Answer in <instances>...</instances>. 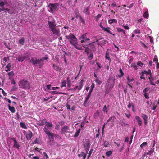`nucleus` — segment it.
Here are the masks:
<instances>
[{
  "label": "nucleus",
  "instance_id": "obj_1",
  "mask_svg": "<svg viewBox=\"0 0 159 159\" xmlns=\"http://www.w3.org/2000/svg\"><path fill=\"white\" fill-rule=\"evenodd\" d=\"M30 62L34 65H38L39 68H42L43 67L44 64L43 62L42 61L41 59H38L35 57H32L31 60Z\"/></svg>",
  "mask_w": 159,
  "mask_h": 159
},
{
  "label": "nucleus",
  "instance_id": "obj_2",
  "mask_svg": "<svg viewBox=\"0 0 159 159\" xmlns=\"http://www.w3.org/2000/svg\"><path fill=\"white\" fill-rule=\"evenodd\" d=\"M66 38L69 41L71 44L74 47L77 44V39L72 34H70L69 35L67 36Z\"/></svg>",
  "mask_w": 159,
  "mask_h": 159
},
{
  "label": "nucleus",
  "instance_id": "obj_3",
  "mask_svg": "<svg viewBox=\"0 0 159 159\" xmlns=\"http://www.w3.org/2000/svg\"><path fill=\"white\" fill-rule=\"evenodd\" d=\"M20 87L25 89H28L30 88V84L26 80H21L19 82Z\"/></svg>",
  "mask_w": 159,
  "mask_h": 159
},
{
  "label": "nucleus",
  "instance_id": "obj_4",
  "mask_svg": "<svg viewBox=\"0 0 159 159\" xmlns=\"http://www.w3.org/2000/svg\"><path fill=\"white\" fill-rule=\"evenodd\" d=\"M53 125L52 122H46L45 124V125L43 128V130L45 133L50 132V130H51L52 128Z\"/></svg>",
  "mask_w": 159,
  "mask_h": 159
},
{
  "label": "nucleus",
  "instance_id": "obj_5",
  "mask_svg": "<svg viewBox=\"0 0 159 159\" xmlns=\"http://www.w3.org/2000/svg\"><path fill=\"white\" fill-rule=\"evenodd\" d=\"M114 83V81H112L111 82L108 81L106 85V93H109L111 89L113 87Z\"/></svg>",
  "mask_w": 159,
  "mask_h": 159
},
{
  "label": "nucleus",
  "instance_id": "obj_6",
  "mask_svg": "<svg viewBox=\"0 0 159 159\" xmlns=\"http://www.w3.org/2000/svg\"><path fill=\"white\" fill-rule=\"evenodd\" d=\"M45 133L47 134L46 137L49 139L48 142L50 143L53 142L54 140V134L50 132H47Z\"/></svg>",
  "mask_w": 159,
  "mask_h": 159
},
{
  "label": "nucleus",
  "instance_id": "obj_7",
  "mask_svg": "<svg viewBox=\"0 0 159 159\" xmlns=\"http://www.w3.org/2000/svg\"><path fill=\"white\" fill-rule=\"evenodd\" d=\"M29 54L26 53L23 54V55L22 54H20L17 57H16V59L17 60L19 61L22 62L26 58H28L29 57Z\"/></svg>",
  "mask_w": 159,
  "mask_h": 159
},
{
  "label": "nucleus",
  "instance_id": "obj_8",
  "mask_svg": "<svg viewBox=\"0 0 159 159\" xmlns=\"http://www.w3.org/2000/svg\"><path fill=\"white\" fill-rule=\"evenodd\" d=\"M141 73L144 74L145 78L148 79L149 80H152V77L150 70H148V71H142Z\"/></svg>",
  "mask_w": 159,
  "mask_h": 159
},
{
  "label": "nucleus",
  "instance_id": "obj_9",
  "mask_svg": "<svg viewBox=\"0 0 159 159\" xmlns=\"http://www.w3.org/2000/svg\"><path fill=\"white\" fill-rule=\"evenodd\" d=\"M90 145V142L89 140L85 139L84 142V147L85 149L86 152H87L89 151Z\"/></svg>",
  "mask_w": 159,
  "mask_h": 159
},
{
  "label": "nucleus",
  "instance_id": "obj_10",
  "mask_svg": "<svg viewBox=\"0 0 159 159\" xmlns=\"http://www.w3.org/2000/svg\"><path fill=\"white\" fill-rule=\"evenodd\" d=\"M70 85V80H63L61 86V87H69Z\"/></svg>",
  "mask_w": 159,
  "mask_h": 159
},
{
  "label": "nucleus",
  "instance_id": "obj_11",
  "mask_svg": "<svg viewBox=\"0 0 159 159\" xmlns=\"http://www.w3.org/2000/svg\"><path fill=\"white\" fill-rule=\"evenodd\" d=\"M87 34L85 33L83 35H82L81 37L79 38L80 40H81V43H83V42H85L86 41L89 40L90 39L89 38H88L86 37Z\"/></svg>",
  "mask_w": 159,
  "mask_h": 159
},
{
  "label": "nucleus",
  "instance_id": "obj_12",
  "mask_svg": "<svg viewBox=\"0 0 159 159\" xmlns=\"http://www.w3.org/2000/svg\"><path fill=\"white\" fill-rule=\"evenodd\" d=\"M150 83L151 85L159 88V80H150Z\"/></svg>",
  "mask_w": 159,
  "mask_h": 159
},
{
  "label": "nucleus",
  "instance_id": "obj_13",
  "mask_svg": "<svg viewBox=\"0 0 159 159\" xmlns=\"http://www.w3.org/2000/svg\"><path fill=\"white\" fill-rule=\"evenodd\" d=\"M48 24L49 25V27L51 29V30L56 27V24L54 21L52 22L49 21L48 22Z\"/></svg>",
  "mask_w": 159,
  "mask_h": 159
},
{
  "label": "nucleus",
  "instance_id": "obj_14",
  "mask_svg": "<svg viewBox=\"0 0 159 159\" xmlns=\"http://www.w3.org/2000/svg\"><path fill=\"white\" fill-rule=\"evenodd\" d=\"M52 33L55 35L58 36L60 33L59 29H57L56 27L51 30Z\"/></svg>",
  "mask_w": 159,
  "mask_h": 159
},
{
  "label": "nucleus",
  "instance_id": "obj_15",
  "mask_svg": "<svg viewBox=\"0 0 159 159\" xmlns=\"http://www.w3.org/2000/svg\"><path fill=\"white\" fill-rule=\"evenodd\" d=\"M69 130H70L69 127L67 126H65L61 129V134H64L68 132Z\"/></svg>",
  "mask_w": 159,
  "mask_h": 159
},
{
  "label": "nucleus",
  "instance_id": "obj_16",
  "mask_svg": "<svg viewBox=\"0 0 159 159\" xmlns=\"http://www.w3.org/2000/svg\"><path fill=\"white\" fill-rule=\"evenodd\" d=\"M135 118L138 123V125L139 126H141L142 124V122L140 117L138 116H135Z\"/></svg>",
  "mask_w": 159,
  "mask_h": 159
},
{
  "label": "nucleus",
  "instance_id": "obj_17",
  "mask_svg": "<svg viewBox=\"0 0 159 159\" xmlns=\"http://www.w3.org/2000/svg\"><path fill=\"white\" fill-rule=\"evenodd\" d=\"M141 116L143 119L144 121V124L146 125L148 122V116L145 114L142 113Z\"/></svg>",
  "mask_w": 159,
  "mask_h": 159
},
{
  "label": "nucleus",
  "instance_id": "obj_18",
  "mask_svg": "<svg viewBox=\"0 0 159 159\" xmlns=\"http://www.w3.org/2000/svg\"><path fill=\"white\" fill-rule=\"evenodd\" d=\"M91 93L89 92L87 96L86 97L85 101L84 103V105L86 107L88 106L87 101L91 96Z\"/></svg>",
  "mask_w": 159,
  "mask_h": 159
},
{
  "label": "nucleus",
  "instance_id": "obj_19",
  "mask_svg": "<svg viewBox=\"0 0 159 159\" xmlns=\"http://www.w3.org/2000/svg\"><path fill=\"white\" fill-rule=\"evenodd\" d=\"M32 136V133L30 131H29L26 134V136L28 140H30L31 139Z\"/></svg>",
  "mask_w": 159,
  "mask_h": 159
},
{
  "label": "nucleus",
  "instance_id": "obj_20",
  "mask_svg": "<svg viewBox=\"0 0 159 159\" xmlns=\"http://www.w3.org/2000/svg\"><path fill=\"white\" fill-rule=\"evenodd\" d=\"M116 29H117V31L119 32H122L123 33L124 36H126V34L125 33V30L121 29V28L119 27H117Z\"/></svg>",
  "mask_w": 159,
  "mask_h": 159
},
{
  "label": "nucleus",
  "instance_id": "obj_21",
  "mask_svg": "<svg viewBox=\"0 0 159 159\" xmlns=\"http://www.w3.org/2000/svg\"><path fill=\"white\" fill-rule=\"evenodd\" d=\"M83 80H81V81L80 82V84L79 86H76L75 87V90L78 89L79 90H80L83 87L82 83H83Z\"/></svg>",
  "mask_w": 159,
  "mask_h": 159
},
{
  "label": "nucleus",
  "instance_id": "obj_22",
  "mask_svg": "<svg viewBox=\"0 0 159 159\" xmlns=\"http://www.w3.org/2000/svg\"><path fill=\"white\" fill-rule=\"evenodd\" d=\"M155 145V143H154L153 147L151 149V150L147 152V154L149 155H151V154H152L153 152H154V147Z\"/></svg>",
  "mask_w": 159,
  "mask_h": 159
},
{
  "label": "nucleus",
  "instance_id": "obj_23",
  "mask_svg": "<svg viewBox=\"0 0 159 159\" xmlns=\"http://www.w3.org/2000/svg\"><path fill=\"white\" fill-rule=\"evenodd\" d=\"M11 66V65L10 63H9L6 66V69L5 70L6 71L8 72L10 71Z\"/></svg>",
  "mask_w": 159,
  "mask_h": 159
},
{
  "label": "nucleus",
  "instance_id": "obj_24",
  "mask_svg": "<svg viewBox=\"0 0 159 159\" xmlns=\"http://www.w3.org/2000/svg\"><path fill=\"white\" fill-rule=\"evenodd\" d=\"M46 120H45L43 119L41 120V122H39L38 124L39 126H42L44 125L45 124H46Z\"/></svg>",
  "mask_w": 159,
  "mask_h": 159
},
{
  "label": "nucleus",
  "instance_id": "obj_25",
  "mask_svg": "<svg viewBox=\"0 0 159 159\" xmlns=\"http://www.w3.org/2000/svg\"><path fill=\"white\" fill-rule=\"evenodd\" d=\"M8 107L9 109L11 112L12 113H15V110L14 107L10 106V105H8Z\"/></svg>",
  "mask_w": 159,
  "mask_h": 159
},
{
  "label": "nucleus",
  "instance_id": "obj_26",
  "mask_svg": "<svg viewBox=\"0 0 159 159\" xmlns=\"http://www.w3.org/2000/svg\"><path fill=\"white\" fill-rule=\"evenodd\" d=\"M131 67L134 68L135 70H137L138 69L137 64L136 65L135 63H132L131 65Z\"/></svg>",
  "mask_w": 159,
  "mask_h": 159
},
{
  "label": "nucleus",
  "instance_id": "obj_27",
  "mask_svg": "<svg viewBox=\"0 0 159 159\" xmlns=\"http://www.w3.org/2000/svg\"><path fill=\"white\" fill-rule=\"evenodd\" d=\"M14 147H16L17 149H19L20 147V145L19 143L16 140H15V142L14 145L13 146Z\"/></svg>",
  "mask_w": 159,
  "mask_h": 159
},
{
  "label": "nucleus",
  "instance_id": "obj_28",
  "mask_svg": "<svg viewBox=\"0 0 159 159\" xmlns=\"http://www.w3.org/2000/svg\"><path fill=\"white\" fill-rule=\"evenodd\" d=\"M53 67L54 68V69L56 70L57 71H60L61 70V68L59 67H58V66L56 65L53 64Z\"/></svg>",
  "mask_w": 159,
  "mask_h": 159
},
{
  "label": "nucleus",
  "instance_id": "obj_29",
  "mask_svg": "<svg viewBox=\"0 0 159 159\" xmlns=\"http://www.w3.org/2000/svg\"><path fill=\"white\" fill-rule=\"evenodd\" d=\"M108 22L110 24H111L113 22L116 23H117V20L115 19H110L108 20Z\"/></svg>",
  "mask_w": 159,
  "mask_h": 159
},
{
  "label": "nucleus",
  "instance_id": "obj_30",
  "mask_svg": "<svg viewBox=\"0 0 159 159\" xmlns=\"http://www.w3.org/2000/svg\"><path fill=\"white\" fill-rule=\"evenodd\" d=\"M25 42V38L24 37H22L19 40V43L21 45H23Z\"/></svg>",
  "mask_w": 159,
  "mask_h": 159
},
{
  "label": "nucleus",
  "instance_id": "obj_31",
  "mask_svg": "<svg viewBox=\"0 0 159 159\" xmlns=\"http://www.w3.org/2000/svg\"><path fill=\"white\" fill-rule=\"evenodd\" d=\"M103 145L105 147H108L109 145V142L107 141H104L103 144Z\"/></svg>",
  "mask_w": 159,
  "mask_h": 159
},
{
  "label": "nucleus",
  "instance_id": "obj_32",
  "mask_svg": "<svg viewBox=\"0 0 159 159\" xmlns=\"http://www.w3.org/2000/svg\"><path fill=\"white\" fill-rule=\"evenodd\" d=\"M100 112L97 111L94 114V117L95 119L98 118V117L99 116Z\"/></svg>",
  "mask_w": 159,
  "mask_h": 159
},
{
  "label": "nucleus",
  "instance_id": "obj_33",
  "mask_svg": "<svg viewBox=\"0 0 159 159\" xmlns=\"http://www.w3.org/2000/svg\"><path fill=\"white\" fill-rule=\"evenodd\" d=\"M80 129H79L76 132V133H75V135H74V137H78L79 135V134L80 132Z\"/></svg>",
  "mask_w": 159,
  "mask_h": 159
},
{
  "label": "nucleus",
  "instance_id": "obj_34",
  "mask_svg": "<svg viewBox=\"0 0 159 159\" xmlns=\"http://www.w3.org/2000/svg\"><path fill=\"white\" fill-rule=\"evenodd\" d=\"M109 28H105L104 27L103 29H102L104 30L105 31H106L108 33H109L110 34H111V32L109 30Z\"/></svg>",
  "mask_w": 159,
  "mask_h": 159
},
{
  "label": "nucleus",
  "instance_id": "obj_35",
  "mask_svg": "<svg viewBox=\"0 0 159 159\" xmlns=\"http://www.w3.org/2000/svg\"><path fill=\"white\" fill-rule=\"evenodd\" d=\"M99 40V39H98L97 40V41H96L97 42H98V45H100L102 44H106V40H102V41L98 42Z\"/></svg>",
  "mask_w": 159,
  "mask_h": 159
},
{
  "label": "nucleus",
  "instance_id": "obj_36",
  "mask_svg": "<svg viewBox=\"0 0 159 159\" xmlns=\"http://www.w3.org/2000/svg\"><path fill=\"white\" fill-rule=\"evenodd\" d=\"M143 16L145 18H148L149 16V14L147 11H146L143 15Z\"/></svg>",
  "mask_w": 159,
  "mask_h": 159
},
{
  "label": "nucleus",
  "instance_id": "obj_37",
  "mask_svg": "<svg viewBox=\"0 0 159 159\" xmlns=\"http://www.w3.org/2000/svg\"><path fill=\"white\" fill-rule=\"evenodd\" d=\"M147 142H143L140 146V147L142 148L143 149V148L146 146L147 145Z\"/></svg>",
  "mask_w": 159,
  "mask_h": 159
},
{
  "label": "nucleus",
  "instance_id": "obj_38",
  "mask_svg": "<svg viewBox=\"0 0 159 159\" xmlns=\"http://www.w3.org/2000/svg\"><path fill=\"white\" fill-rule=\"evenodd\" d=\"M119 71H120V74L118 75V77H121L123 75L124 73L123 72V71H122V69L121 68L120 69Z\"/></svg>",
  "mask_w": 159,
  "mask_h": 159
},
{
  "label": "nucleus",
  "instance_id": "obj_39",
  "mask_svg": "<svg viewBox=\"0 0 159 159\" xmlns=\"http://www.w3.org/2000/svg\"><path fill=\"white\" fill-rule=\"evenodd\" d=\"M105 58L106 59L111 60L109 53L107 51L106 53Z\"/></svg>",
  "mask_w": 159,
  "mask_h": 159
},
{
  "label": "nucleus",
  "instance_id": "obj_40",
  "mask_svg": "<svg viewBox=\"0 0 159 159\" xmlns=\"http://www.w3.org/2000/svg\"><path fill=\"white\" fill-rule=\"evenodd\" d=\"M112 152L111 151H109L107 152L106 153V155L107 156H109L112 154Z\"/></svg>",
  "mask_w": 159,
  "mask_h": 159
},
{
  "label": "nucleus",
  "instance_id": "obj_41",
  "mask_svg": "<svg viewBox=\"0 0 159 159\" xmlns=\"http://www.w3.org/2000/svg\"><path fill=\"white\" fill-rule=\"evenodd\" d=\"M93 58V54L92 53H91L89 54L88 56V59L90 60L92 59Z\"/></svg>",
  "mask_w": 159,
  "mask_h": 159
},
{
  "label": "nucleus",
  "instance_id": "obj_42",
  "mask_svg": "<svg viewBox=\"0 0 159 159\" xmlns=\"http://www.w3.org/2000/svg\"><path fill=\"white\" fill-rule=\"evenodd\" d=\"M5 10L7 11L10 14H12L14 13L13 11H12L11 10L9 9L8 8H6Z\"/></svg>",
  "mask_w": 159,
  "mask_h": 159
},
{
  "label": "nucleus",
  "instance_id": "obj_43",
  "mask_svg": "<svg viewBox=\"0 0 159 159\" xmlns=\"http://www.w3.org/2000/svg\"><path fill=\"white\" fill-rule=\"evenodd\" d=\"M20 126L22 128L25 129H27V127L23 123H20Z\"/></svg>",
  "mask_w": 159,
  "mask_h": 159
},
{
  "label": "nucleus",
  "instance_id": "obj_44",
  "mask_svg": "<svg viewBox=\"0 0 159 159\" xmlns=\"http://www.w3.org/2000/svg\"><path fill=\"white\" fill-rule=\"evenodd\" d=\"M9 57H5L3 58V60L5 62H7L9 61Z\"/></svg>",
  "mask_w": 159,
  "mask_h": 159
},
{
  "label": "nucleus",
  "instance_id": "obj_45",
  "mask_svg": "<svg viewBox=\"0 0 159 159\" xmlns=\"http://www.w3.org/2000/svg\"><path fill=\"white\" fill-rule=\"evenodd\" d=\"M102 111L104 112V113H106V114L107 113V110L106 106L105 105L103 108Z\"/></svg>",
  "mask_w": 159,
  "mask_h": 159
},
{
  "label": "nucleus",
  "instance_id": "obj_46",
  "mask_svg": "<svg viewBox=\"0 0 159 159\" xmlns=\"http://www.w3.org/2000/svg\"><path fill=\"white\" fill-rule=\"evenodd\" d=\"M95 84L94 83H93L92 84V85L91 86V88L90 89V91L89 92L91 93V92H92L93 89L94 87Z\"/></svg>",
  "mask_w": 159,
  "mask_h": 159
},
{
  "label": "nucleus",
  "instance_id": "obj_47",
  "mask_svg": "<svg viewBox=\"0 0 159 159\" xmlns=\"http://www.w3.org/2000/svg\"><path fill=\"white\" fill-rule=\"evenodd\" d=\"M79 156L80 157H81V156H83V159H85L86 157V155L85 153H84L83 152H82L81 154L79 155Z\"/></svg>",
  "mask_w": 159,
  "mask_h": 159
},
{
  "label": "nucleus",
  "instance_id": "obj_48",
  "mask_svg": "<svg viewBox=\"0 0 159 159\" xmlns=\"http://www.w3.org/2000/svg\"><path fill=\"white\" fill-rule=\"evenodd\" d=\"M137 65H138L141 67H142L143 65V64L141 61H139L137 63Z\"/></svg>",
  "mask_w": 159,
  "mask_h": 159
},
{
  "label": "nucleus",
  "instance_id": "obj_49",
  "mask_svg": "<svg viewBox=\"0 0 159 159\" xmlns=\"http://www.w3.org/2000/svg\"><path fill=\"white\" fill-rule=\"evenodd\" d=\"M90 51V49L88 47H86V49H85V52L87 54H88L89 53V52Z\"/></svg>",
  "mask_w": 159,
  "mask_h": 159
},
{
  "label": "nucleus",
  "instance_id": "obj_50",
  "mask_svg": "<svg viewBox=\"0 0 159 159\" xmlns=\"http://www.w3.org/2000/svg\"><path fill=\"white\" fill-rule=\"evenodd\" d=\"M14 74L13 71H11L8 73V75L10 76L11 77Z\"/></svg>",
  "mask_w": 159,
  "mask_h": 159
},
{
  "label": "nucleus",
  "instance_id": "obj_51",
  "mask_svg": "<svg viewBox=\"0 0 159 159\" xmlns=\"http://www.w3.org/2000/svg\"><path fill=\"white\" fill-rule=\"evenodd\" d=\"M134 33L135 34H139L140 32V30L138 29H136L134 30Z\"/></svg>",
  "mask_w": 159,
  "mask_h": 159
},
{
  "label": "nucleus",
  "instance_id": "obj_52",
  "mask_svg": "<svg viewBox=\"0 0 159 159\" xmlns=\"http://www.w3.org/2000/svg\"><path fill=\"white\" fill-rule=\"evenodd\" d=\"M5 3L3 1H0V6L2 7H3L4 6Z\"/></svg>",
  "mask_w": 159,
  "mask_h": 159
},
{
  "label": "nucleus",
  "instance_id": "obj_53",
  "mask_svg": "<svg viewBox=\"0 0 159 159\" xmlns=\"http://www.w3.org/2000/svg\"><path fill=\"white\" fill-rule=\"evenodd\" d=\"M85 124V122L84 121L82 122L80 124V127L81 128H83Z\"/></svg>",
  "mask_w": 159,
  "mask_h": 159
},
{
  "label": "nucleus",
  "instance_id": "obj_54",
  "mask_svg": "<svg viewBox=\"0 0 159 159\" xmlns=\"http://www.w3.org/2000/svg\"><path fill=\"white\" fill-rule=\"evenodd\" d=\"M79 16L80 18V21H81V22L82 23L84 24L85 22L84 20V19H83V18H82V17L81 16Z\"/></svg>",
  "mask_w": 159,
  "mask_h": 159
},
{
  "label": "nucleus",
  "instance_id": "obj_55",
  "mask_svg": "<svg viewBox=\"0 0 159 159\" xmlns=\"http://www.w3.org/2000/svg\"><path fill=\"white\" fill-rule=\"evenodd\" d=\"M49 6L51 7H52L54 8H55L56 7V6L54 4L50 3L49 4Z\"/></svg>",
  "mask_w": 159,
  "mask_h": 159
},
{
  "label": "nucleus",
  "instance_id": "obj_56",
  "mask_svg": "<svg viewBox=\"0 0 159 159\" xmlns=\"http://www.w3.org/2000/svg\"><path fill=\"white\" fill-rule=\"evenodd\" d=\"M158 61V60L157 58V57L156 56H155L154 57V58L153 59V61L157 62Z\"/></svg>",
  "mask_w": 159,
  "mask_h": 159
},
{
  "label": "nucleus",
  "instance_id": "obj_57",
  "mask_svg": "<svg viewBox=\"0 0 159 159\" xmlns=\"http://www.w3.org/2000/svg\"><path fill=\"white\" fill-rule=\"evenodd\" d=\"M76 48L79 50H83L84 49L83 48H79L77 45H75V46L74 47Z\"/></svg>",
  "mask_w": 159,
  "mask_h": 159
},
{
  "label": "nucleus",
  "instance_id": "obj_58",
  "mask_svg": "<svg viewBox=\"0 0 159 159\" xmlns=\"http://www.w3.org/2000/svg\"><path fill=\"white\" fill-rule=\"evenodd\" d=\"M140 78L141 79H145V76L144 75V74H142L141 73V75L140 76Z\"/></svg>",
  "mask_w": 159,
  "mask_h": 159
},
{
  "label": "nucleus",
  "instance_id": "obj_59",
  "mask_svg": "<svg viewBox=\"0 0 159 159\" xmlns=\"http://www.w3.org/2000/svg\"><path fill=\"white\" fill-rule=\"evenodd\" d=\"M48 57H42V58H40L41 60L42 61H43L44 60H46L48 59Z\"/></svg>",
  "mask_w": 159,
  "mask_h": 159
},
{
  "label": "nucleus",
  "instance_id": "obj_60",
  "mask_svg": "<svg viewBox=\"0 0 159 159\" xmlns=\"http://www.w3.org/2000/svg\"><path fill=\"white\" fill-rule=\"evenodd\" d=\"M88 8L87 7L84 10V13H86V14H88V12L87 13V12H88Z\"/></svg>",
  "mask_w": 159,
  "mask_h": 159
},
{
  "label": "nucleus",
  "instance_id": "obj_61",
  "mask_svg": "<svg viewBox=\"0 0 159 159\" xmlns=\"http://www.w3.org/2000/svg\"><path fill=\"white\" fill-rule=\"evenodd\" d=\"M131 107H132L133 108H134L133 105V103H129L128 105V107L129 108H130Z\"/></svg>",
  "mask_w": 159,
  "mask_h": 159
},
{
  "label": "nucleus",
  "instance_id": "obj_62",
  "mask_svg": "<svg viewBox=\"0 0 159 159\" xmlns=\"http://www.w3.org/2000/svg\"><path fill=\"white\" fill-rule=\"evenodd\" d=\"M149 90V89L148 88H146L143 90V93H146L147 91H148Z\"/></svg>",
  "mask_w": 159,
  "mask_h": 159
},
{
  "label": "nucleus",
  "instance_id": "obj_63",
  "mask_svg": "<svg viewBox=\"0 0 159 159\" xmlns=\"http://www.w3.org/2000/svg\"><path fill=\"white\" fill-rule=\"evenodd\" d=\"M145 97L147 99L149 98V97L148 95L146 93H144V94Z\"/></svg>",
  "mask_w": 159,
  "mask_h": 159
},
{
  "label": "nucleus",
  "instance_id": "obj_64",
  "mask_svg": "<svg viewBox=\"0 0 159 159\" xmlns=\"http://www.w3.org/2000/svg\"><path fill=\"white\" fill-rule=\"evenodd\" d=\"M96 83H98L99 85H100L102 82L100 80H95Z\"/></svg>",
  "mask_w": 159,
  "mask_h": 159
}]
</instances>
